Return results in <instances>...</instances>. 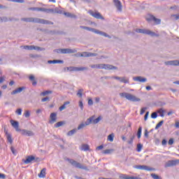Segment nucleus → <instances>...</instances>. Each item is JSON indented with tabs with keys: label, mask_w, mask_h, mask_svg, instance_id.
<instances>
[{
	"label": "nucleus",
	"mask_w": 179,
	"mask_h": 179,
	"mask_svg": "<svg viewBox=\"0 0 179 179\" xmlns=\"http://www.w3.org/2000/svg\"><path fill=\"white\" fill-rule=\"evenodd\" d=\"M22 22H26L27 23H39L40 24H54V22L38 18V17H23L21 18Z\"/></svg>",
	"instance_id": "1"
},
{
	"label": "nucleus",
	"mask_w": 179,
	"mask_h": 179,
	"mask_svg": "<svg viewBox=\"0 0 179 179\" xmlns=\"http://www.w3.org/2000/svg\"><path fill=\"white\" fill-rule=\"evenodd\" d=\"M90 66V68H92V69H106V71H113L114 69H118V67L115 66L106 64H92Z\"/></svg>",
	"instance_id": "2"
},
{
	"label": "nucleus",
	"mask_w": 179,
	"mask_h": 179,
	"mask_svg": "<svg viewBox=\"0 0 179 179\" xmlns=\"http://www.w3.org/2000/svg\"><path fill=\"white\" fill-rule=\"evenodd\" d=\"M66 160L67 162H69V163H70V164H71V166H73V167H76V169H80L81 170H85L87 171H89V169H87V166L83 165L80 162L75 161V159H73L67 158Z\"/></svg>",
	"instance_id": "3"
},
{
	"label": "nucleus",
	"mask_w": 179,
	"mask_h": 179,
	"mask_svg": "<svg viewBox=\"0 0 179 179\" xmlns=\"http://www.w3.org/2000/svg\"><path fill=\"white\" fill-rule=\"evenodd\" d=\"M119 94L120 97H124L127 100H129V101H141V99L128 92H121Z\"/></svg>",
	"instance_id": "4"
},
{
	"label": "nucleus",
	"mask_w": 179,
	"mask_h": 179,
	"mask_svg": "<svg viewBox=\"0 0 179 179\" xmlns=\"http://www.w3.org/2000/svg\"><path fill=\"white\" fill-rule=\"evenodd\" d=\"M136 33H140V34H147L148 36H150L151 37H159V34H156L154 31H152L149 29H136Z\"/></svg>",
	"instance_id": "5"
},
{
	"label": "nucleus",
	"mask_w": 179,
	"mask_h": 179,
	"mask_svg": "<svg viewBox=\"0 0 179 179\" xmlns=\"http://www.w3.org/2000/svg\"><path fill=\"white\" fill-rule=\"evenodd\" d=\"M54 52L57 54H75L76 52H78V50L71 48L56 49Z\"/></svg>",
	"instance_id": "6"
},
{
	"label": "nucleus",
	"mask_w": 179,
	"mask_h": 179,
	"mask_svg": "<svg viewBox=\"0 0 179 179\" xmlns=\"http://www.w3.org/2000/svg\"><path fill=\"white\" fill-rule=\"evenodd\" d=\"M134 169H136L137 170H145V171H153L155 169L149 167L146 165H135Z\"/></svg>",
	"instance_id": "7"
},
{
	"label": "nucleus",
	"mask_w": 179,
	"mask_h": 179,
	"mask_svg": "<svg viewBox=\"0 0 179 179\" xmlns=\"http://www.w3.org/2000/svg\"><path fill=\"white\" fill-rule=\"evenodd\" d=\"M146 20H147V22H155V23L156 24H160V23H162V20H160L159 18H156V17H155L152 15H149L146 17Z\"/></svg>",
	"instance_id": "8"
},
{
	"label": "nucleus",
	"mask_w": 179,
	"mask_h": 179,
	"mask_svg": "<svg viewBox=\"0 0 179 179\" xmlns=\"http://www.w3.org/2000/svg\"><path fill=\"white\" fill-rule=\"evenodd\" d=\"M88 13H90V15L93 17H95V19H101V20H104V17H103L99 12H94L92 10H90Z\"/></svg>",
	"instance_id": "9"
},
{
	"label": "nucleus",
	"mask_w": 179,
	"mask_h": 179,
	"mask_svg": "<svg viewBox=\"0 0 179 179\" xmlns=\"http://www.w3.org/2000/svg\"><path fill=\"white\" fill-rule=\"evenodd\" d=\"M46 13H58L59 15L64 14V11L59 8H55V9L52 8H46Z\"/></svg>",
	"instance_id": "10"
},
{
	"label": "nucleus",
	"mask_w": 179,
	"mask_h": 179,
	"mask_svg": "<svg viewBox=\"0 0 179 179\" xmlns=\"http://www.w3.org/2000/svg\"><path fill=\"white\" fill-rule=\"evenodd\" d=\"M179 164V159L169 160L165 164V167H173Z\"/></svg>",
	"instance_id": "11"
},
{
	"label": "nucleus",
	"mask_w": 179,
	"mask_h": 179,
	"mask_svg": "<svg viewBox=\"0 0 179 179\" xmlns=\"http://www.w3.org/2000/svg\"><path fill=\"white\" fill-rule=\"evenodd\" d=\"M22 162L25 164H30L31 162H37V159H36V157L33 155L28 156L26 159H23Z\"/></svg>",
	"instance_id": "12"
},
{
	"label": "nucleus",
	"mask_w": 179,
	"mask_h": 179,
	"mask_svg": "<svg viewBox=\"0 0 179 179\" xmlns=\"http://www.w3.org/2000/svg\"><path fill=\"white\" fill-rule=\"evenodd\" d=\"M166 66L171 65L173 66H179V60H171L164 62Z\"/></svg>",
	"instance_id": "13"
},
{
	"label": "nucleus",
	"mask_w": 179,
	"mask_h": 179,
	"mask_svg": "<svg viewBox=\"0 0 179 179\" xmlns=\"http://www.w3.org/2000/svg\"><path fill=\"white\" fill-rule=\"evenodd\" d=\"M133 80H134L135 82H140L141 83H145V82H148V79L142 76L134 77Z\"/></svg>",
	"instance_id": "14"
},
{
	"label": "nucleus",
	"mask_w": 179,
	"mask_h": 179,
	"mask_svg": "<svg viewBox=\"0 0 179 179\" xmlns=\"http://www.w3.org/2000/svg\"><path fill=\"white\" fill-rule=\"evenodd\" d=\"M115 6L117 8V10L119 12L122 11V4L121 3V1L120 0H113Z\"/></svg>",
	"instance_id": "15"
},
{
	"label": "nucleus",
	"mask_w": 179,
	"mask_h": 179,
	"mask_svg": "<svg viewBox=\"0 0 179 179\" xmlns=\"http://www.w3.org/2000/svg\"><path fill=\"white\" fill-rule=\"evenodd\" d=\"M81 57H83L84 58H87L89 57H97V53L84 52L81 53Z\"/></svg>",
	"instance_id": "16"
},
{
	"label": "nucleus",
	"mask_w": 179,
	"mask_h": 179,
	"mask_svg": "<svg viewBox=\"0 0 179 179\" xmlns=\"http://www.w3.org/2000/svg\"><path fill=\"white\" fill-rule=\"evenodd\" d=\"M28 10H36L37 12H45L46 13L47 8L40 7H31Z\"/></svg>",
	"instance_id": "17"
},
{
	"label": "nucleus",
	"mask_w": 179,
	"mask_h": 179,
	"mask_svg": "<svg viewBox=\"0 0 179 179\" xmlns=\"http://www.w3.org/2000/svg\"><path fill=\"white\" fill-rule=\"evenodd\" d=\"M50 117V120L49 121L50 124H54L55 122H57V113H52Z\"/></svg>",
	"instance_id": "18"
},
{
	"label": "nucleus",
	"mask_w": 179,
	"mask_h": 179,
	"mask_svg": "<svg viewBox=\"0 0 179 179\" xmlns=\"http://www.w3.org/2000/svg\"><path fill=\"white\" fill-rule=\"evenodd\" d=\"M10 122L12 127L15 128V131H20V129H19V122L11 120Z\"/></svg>",
	"instance_id": "19"
},
{
	"label": "nucleus",
	"mask_w": 179,
	"mask_h": 179,
	"mask_svg": "<svg viewBox=\"0 0 179 179\" xmlns=\"http://www.w3.org/2000/svg\"><path fill=\"white\" fill-rule=\"evenodd\" d=\"M4 132L6 134V136L7 138L8 142H9V143L12 144L13 143V140L12 139V135L10 134H9L8 132V130L5 129Z\"/></svg>",
	"instance_id": "20"
},
{
	"label": "nucleus",
	"mask_w": 179,
	"mask_h": 179,
	"mask_svg": "<svg viewBox=\"0 0 179 179\" xmlns=\"http://www.w3.org/2000/svg\"><path fill=\"white\" fill-rule=\"evenodd\" d=\"M24 89H26V87H20L19 88H17L11 92V94L13 95V94H17V93H22V92H23Z\"/></svg>",
	"instance_id": "21"
},
{
	"label": "nucleus",
	"mask_w": 179,
	"mask_h": 179,
	"mask_svg": "<svg viewBox=\"0 0 179 179\" xmlns=\"http://www.w3.org/2000/svg\"><path fill=\"white\" fill-rule=\"evenodd\" d=\"M94 33H95L96 34H100L101 36H103L104 37H108V38H111V36H110V35L107 34V33L101 31L97 29H95V31H94Z\"/></svg>",
	"instance_id": "22"
},
{
	"label": "nucleus",
	"mask_w": 179,
	"mask_h": 179,
	"mask_svg": "<svg viewBox=\"0 0 179 179\" xmlns=\"http://www.w3.org/2000/svg\"><path fill=\"white\" fill-rule=\"evenodd\" d=\"M64 15L66 16V17H71V19H76V17H78V16H76V15H75L72 13L64 12Z\"/></svg>",
	"instance_id": "23"
},
{
	"label": "nucleus",
	"mask_w": 179,
	"mask_h": 179,
	"mask_svg": "<svg viewBox=\"0 0 179 179\" xmlns=\"http://www.w3.org/2000/svg\"><path fill=\"white\" fill-rule=\"evenodd\" d=\"M45 171H46L45 168H43L41 171L40 173H38V175L39 178H45Z\"/></svg>",
	"instance_id": "24"
},
{
	"label": "nucleus",
	"mask_w": 179,
	"mask_h": 179,
	"mask_svg": "<svg viewBox=\"0 0 179 179\" xmlns=\"http://www.w3.org/2000/svg\"><path fill=\"white\" fill-rule=\"evenodd\" d=\"M80 29H83L84 30H87L88 31H92L93 33H94V31H96V29L94 28H90L88 27H85V26H80Z\"/></svg>",
	"instance_id": "25"
},
{
	"label": "nucleus",
	"mask_w": 179,
	"mask_h": 179,
	"mask_svg": "<svg viewBox=\"0 0 179 179\" xmlns=\"http://www.w3.org/2000/svg\"><path fill=\"white\" fill-rule=\"evenodd\" d=\"M93 120H94V116L90 117L88 118L86 122L84 123L85 124V127H87V125H90L92 122H93Z\"/></svg>",
	"instance_id": "26"
},
{
	"label": "nucleus",
	"mask_w": 179,
	"mask_h": 179,
	"mask_svg": "<svg viewBox=\"0 0 179 179\" xmlns=\"http://www.w3.org/2000/svg\"><path fill=\"white\" fill-rule=\"evenodd\" d=\"M48 64H64L62 60H48Z\"/></svg>",
	"instance_id": "27"
},
{
	"label": "nucleus",
	"mask_w": 179,
	"mask_h": 179,
	"mask_svg": "<svg viewBox=\"0 0 179 179\" xmlns=\"http://www.w3.org/2000/svg\"><path fill=\"white\" fill-rule=\"evenodd\" d=\"M121 83H129V78L127 77H121L120 81Z\"/></svg>",
	"instance_id": "28"
},
{
	"label": "nucleus",
	"mask_w": 179,
	"mask_h": 179,
	"mask_svg": "<svg viewBox=\"0 0 179 179\" xmlns=\"http://www.w3.org/2000/svg\"><path fill=\"white\" fill-rule=\"evenodd\" d=\"M69 71L70 72H76V66H69L64 68V71Z\"/></svg>",
	"instance_id": "29"
},
{
	"label": "nucleus",
	"mask_w": 179,
	"mask_h": 179,
	"mask_svg": "<svg viewBox=\"0 0 179 179\" xmlns=\"http://www.w3.org/2000/svg\"><path fill=\"white\" fill-rule=\"evenodd\" d=\"M29 79L32 82L33 86H36V85H37V81H36L34 76H30Z\"/></svg>",
	"instance_id": "30"
},
{
	"label": "nucleus",
	"mask_w": 179,
	"mask_h": 179,
	"mask_svg": "<svg viewBox=\"0 0 179 179\" xmlns=\"http://www.w3.org/2000/svg\"><path fill=\"white\" fill-rule=\"evenodd\" d=\"M65 121H60L55 124V128H59V127H62V125H65Z\"/></svg>",
	"instance_id": "31"
},
{
	"label": "nucleus",
	"mask_w": 179,
	"mask_h": 179,
	"mask_svg": "<svg viewBox=\"0 0 179 179\" xmlns=\"http://www.w3.org/2000/svg\"><path fill=\"white\" fill-rule=\"evenodd\" d=\"M69 103H70L69 101L64 102V104L59 107V111H62V110H65V108H66V106H68V104Z\"/></svg>",
	"instance_id": "32"
},
{
	"label": "nucleus",
	"mask_w": 179,
	"mask_h": 179,
	"mask_svg": "<svg viewBox=\"0 0 179 179\" xmlns=\"http://www.w3.org/2000/svg\"><path fill=\"white\" fill-rule=\"evenodd\" d=\"M10 21H12V18H8L6 17H0V22H9Z\"/></svg>",
	"instance_id": "33"
},
{
	"label": "nucleus",
	"mask_w": 179,
	"mask_h": 179,
	"mask_svg": "<svg viewBox=\"0 0 179 179\" xmlns=\"http://www.w3.org/2000/svg\"><path fill=\"white\" fill-rule=\"evenodd\" d=\"M141 136H142V127L140 126L137 131V138L141 139Z\"/></svg>",
	"instance_id": "34"
},
{
	"label": "nucleus",
	"mask_w": 179,
	"mask_h": 179,
	"mask_svg": "<svg viewBox=\"0 0 179 179\" xmlns=\"http://www.w3.org/2000/svg\"><path fill=\"white\" fill-rule=\"evenodd\" d=\"M75 134H76V129H73L69 131L67 133V136H72V135H74Z\"/></svg>",
	"instance_id": "35"
},
{
	"label": "nucleus",
	"mask_w": 179,
	"mask_h": 179,
	"mask_svg": "<svg viewBox=\"0 0 179 179\" xmlns=\"http://www.w3.org/2000/svg\"><path fill=\"white\" fill-rule=\"evenodd\" d=\"M89 68L87 67H76V72H79L80 71H88Z\"/></svg>",
	"instance_id": "36"
},
{
	"label": "nucleus",
	"mask_w": 179,
	"mask_h": 179,
	"mask_svg": "<svg viewBox=\"0 0 179 179\" xmlns=\"http://www.w3.org/2000/svg\"><path fill=\"white\" fill-rule=\"evenodd\" d=\"M24 50H34V48H36V46L34 45H25L24 46Z\"/></svg>",
	"instance_id": "37"
},
{
	"label": "nucleus",
	"mask_w": 179,
	"mask_h": 179,
	"mask_svg": "<svg viewBox=\"0 0 179 179\" xmlns=\"http://www.w3.org/2000/svg\"><path fill=\"white\" fill-rule=\"evenodd\" d=\"M52 94V91L46 90L45 92H41V96H47V94Z\"/></svg>",
	"instance_id": "38"
},
{
	"label": "nucleus",
	"mask_w": 179,
	"mask_h": 179,
	"mask_svg": "<svg viewBox=\"0 0 179 179\" xmlns=\"http://www.w3.org/2000/svg\"><path fill=\"white\" fill-rule=\"evenodd\" d=\"M81 150H84V152H87V150H89V145L87 144L83 145Z\"/></svg>",
	"instance_id": "39"
},
{
	"label": "nucleus",
	"mask_w": 179,
	"mask_h": 179,
	"mask_svg": "<svg viewBox=\"0 0 179 179\" xmlns=\"http://www.w3.org/2000/svg\"><path fill=\"white\" fill-rule=\"evenodd\" d=\"M111 152H114V150L113 149H107L103 151V155H110V153H111Z\"/></svg>",
	"instance_id": "40"
},
{
	"label": "nucleus",
	"mask_w": 179,
	"mask_h": 179,
	"mask_svg": "<svg viewBox=\"0 0 179 179\" xmlns=\"http://www.w3.org/2000/svg\"><path fill=\"white\" fill-rule=\"evenodd\" d=\"M163 124H164V121L162 120L160 121L155 127V129L157 130L158 129L160 128V127H162V125H163Z\"/></svg>",
	"instance_id": "41"
},
{
	"label": "nucleus",
	"mask_w": 179,
	"mask_h": 179,
	"mask_svg": "<svg viewBox=\"0 0 179 179\" xmlns=\"http://www.w3.org/2000/svg\"><path fill=\"white\" fill-rule=\"evenodd\" d=\"M101 120V117L99 116L96 119H93L92 122L93 124H99L100 121Z\"/></svg>",
	"instance_id": "42"
},
{
	"label": "nucleus",
	"mask_w": 179,
	"mask_h": 179,
	"mask_svg": "<svg viewBox=\"0 0 179 179\" xmlns=\"http://www.w3.org/2000/svg\"><path fill=\"white\" fill-rule=\"evenodd\" d=\"M77 96H78V97H82L83 96V89L78 90Z\"/></svg>",
	"instance_id": "43"
},
{
	"label": "nucleus",
	"mask_w": 179,
	"mask_h": 179,
	"mask_svg": "<svg viewBox=\"0 0 179 179\" xmlns=\"http://www.w3.org/2000/svg\"><path fill=\"white\" fill-rule=\"evenodd\" d=\"M108 141L110 142H113V141H114V134H111L108 136Z\"/></svg>",
	"instance_id": "44"
},
{
	"label": "nucleus",
	"mask_w": 179,
	"mask_h": 179,
	"mask_svg": "<svg viewBox=\"0 0 179 179\" xmlns=\"http://www.w3.org/2000/svg\"><path fill=\"white\" fill-rule=\"evenodd\" d=\"M24 115L25 118H29V117H30V110H25Z\"/></svg>",
	"instance_id": "45"
},
{
	"label": "nucleus",
	"mask_w": 179,
	"mask_h": 179,
	"mask_svg": "<svg viewBox=\"0 0 179 179\" xmlns=\"http://www.w3.org/2000/svg\"><path fill=\"white\" fill-rule=\"evenodd\" d=\"M85 127H86V125L85 124V123L83 122L78 125L77 129H78V130L83 129V128H85Z\"/></svg>",
	"instance_id": "46"
},
{
	"label": "nucleus",
	"mask_w": 179,
	"mask_h": 179,
	"mask_svg": "<svg viewBox=\"0 0 179 179\" xmlns=\"http://www.w3.org/2000/svg\"><path fill=\"white\" fill-rule=\"evenodd\" d=\"M142 148H143V145L142 144H137V152H141Z\"/></svg>",
	"instance_id": "47"
},
{
	"label": "nucleus",
	"mask_w": 179,
	"mask_h": 179,
	"mask_svg": "<svg viewBox=\"0 0 179 179\" xmlns=\"http://www.w3.org/2000/svg\"><path fill=\"white\" fill-rule=\"evenodd\" d=\"M27 136H34V133L31 131L27 130Z\"/></svg>",
	"instance_id": "48"
},
{
	"label": "nucleus",
	"mask_w": 179,
	"mask_h": 179,
	"mask_svg": "<svg viewBox=\"0 0 179 179\" xmlns=\"http://www.w3.org/2000/svg\"><path fill=\"white\" fill-rule=\"evenodd\" d=\"M151 177H152V178H154V179H162L159 178V176L158 175H156L155 173H152Z\"/></svg>",
	"instance_id": "49"
},
{
	"label": "nucleus",
	"mask_w": 179,
	"mask_h": 179,
	"mask_svg": "<svg viewBox=\"0 0 179 179\" xmlns=\"http://www.w3.org/2000/svg\"><path fill=\"white\" fill-rule=\"evenodd\" d=\"M20 131H21V134L22 135H24V136H27V130H26V129L20 130Z\"/></svg>",
	"instance_id": "50"
},
{
	"label": "nucleus",
	"mask_w": 179,
	"mask_h": 179,
	"mask_svg": "<svg viewBox=\"0 0 179 179\" xmlns=\"http://www.w3.org/2000/svg\"><path fill=\"white\" fill-rule=\"evenodd\" d=\"M119 178H121V179H127L128 176H127V175H125V174H120L119 176Z\"/></svg>",
	"instance_id": "51"
},
{
	"label": "nucleus",
	"mask_w": 179,
	"mask_h": 179,
	"mask_svg": "<svg viewBox=\"0 0 179 179\" xmlns=\"http://www.w3.org/2000/svg\"><path fill=\"white\" fill-rule=\"evenodd\" d=\"M151 118H153V119L157 118V113H156V112L152 113L151 114Z\"/></svg>",
	"instance_id": "52"
},
{
	"label": "nucleus",
	"mask_w": 179,
	"mask_h": 179,
	"mask_svg": "<svg viewBox=\"0 0 179 179\" xmlns=\"http://www.w3.org/2000/svg\"><path fill=\"white\" fill-rule=\"evenodd\" d=\"M16 114H17L18 115H22V108H18L17 109V110L15 111Z\"/></svg>",
	"instance_id": "53"
},
{
	"label": "nucleus",
	"mask_w": 179,
	"mask_h": 179,
	"mask_svg": "<svg viewBox=\"0 0 179 179\" xmlns=\"http://www.w3.org/2000/svg\"><path fill=\"white\" fill-rule=\"evenodd\" d=\"M42 103H45V101H50V98L46 96L41 99Z\"/></svg>",
	"instance_id": "54"
},
{
	"label": "nucleus",
	"mask_w": 179,
	"mask_h": 179,
	"mask_svg": "<svg viewBox=\"0 0 179 179\" xmlns=\"http://www.w3.org/2000/svg\"><path fill=\"white\" fill-rule=\"evenodd\" d=\"M148 108H142L140 112L141 115H143V113H145V111H146Z\"/></svg>",
	"instance_id": "55"
},
{
	"label": "nucleus",
	"mask_w": 179,
	"mask_h": 179,
	"mask_svg": "<svg viewBox=\"0 0 179 179\" xmlns=\"http://www.w3.org/2000/svg\"><path fill=\"white\" fill-rule=\"evenodd\" d=\"M79 107L80 110H83V102L82 101H79Z\"/></svg>",
	"instance_id": "56"
},
{
	"label": "nucleus",
	"mask_w": 179,
	"mask_h": 179,
	"mask_svg": "<svg viewBox=\"0 0 179 179\" xmlns=\"http://www.w3.org/2000/svg\"><path fill=\"white\" fill-rule=\"evenodd\" d=\"M144 136L145 138H149V131H148V129H145V133H144Z\"/></svg>",
	"instance_id": "57"
},
{
	"label": "nucleus",
	"mask_w": 179,
	"mask_h": 179,
	"mask_svg": "<svg viewBox=\"0 0 179 179\" xmlns=\"http://www.w3.org/2000/svg\"><path fill=\"white\" fill-rule=\"evenodd\" d=\"M168 143L170 145H173V143H174V139L173 138H170Z\"/></svg>",
	"instance_id": "58"
},
{
	"label": "nucleus",
	"mask_w": 179,
	"mask_h": 179,
	"mask_svg": "<svg viewBox=\"0 0 179 179\" xmlns=\"http://www.w3.org/2000/svg\"><path fill=\"white\" fill-rule=\"evenodd\" d=\"M148 117H149V111H147L145 116H144V121L148 120Z\"/></svg>",
	"instance_id": "59"
},
{
	"label": "nucleus",
	"mask_w": 179,
	"mask_h": 179,
	"mask_svg": "<svg viewBox=\"0 0 179 179\" xmlns=\"http://www.w3.org/2000/svg\"><path fill=\"white\" fill-rule=\"evenodd\" d=\"M134 138H135L134 136H132V137L130 138V140L128 141V143L129 145L132 144V143L134 142Z\"/></svg>",
	"instance_id": "60"
},
{
	"label": "nucleus",
	"mask_w": 179,
	"mask_h": 179,
	"mask_svg": "<svg viewBox=\"0 0 179 179\" xmlns=\"http://www.w3.org/2000/svg\"><path fill=\"white\" fill-rule=\"evenodd\" d=\"M88 105L89 106H93V99H90L88 100Z\"/></svg>",
	"instance_id": "61"
},
{
	"label": "nucleus",
	"mask_w": 179,
	"mask_h": 179,
	"mask_svg": "<svg viewBox=\"0 0 179 179\" xmlns=\"http://www.w3.org/2000/svg\"><path fill=\"white\" fill-rule=\"evenodd\" d=\"M157 113L159 114L164 113V110H163V108H159L157 110Z\"/></svg>",
	"instance_id": "62"
},
{
	"label": "nucleus",
	"mask_w": 179,
	"mask_h": 179,
	"mask_svg": "<svg viewBox=\"0 0 179 179\" xmlns=\"http://www.w3.org/2000/svg\"><path fill=\"white\" fill-rule=\"evenodd\" d=\"M162 143L163 146H166V145H167V141L166 139H163Z\"/></svg>",
	"instance_id": "63"
},
{
	"label": "nucleus",
	"mask_w": 179,
	"mask_h": 179,
	"mask_svg": "<svg viewBox=\"0 0 179 179\" xmlns=\"http://www.w3.org/2000/svg\"><path fill=\"white\" fill-rule=\"evenodd\" d=\"M95 103H100V97H95Z\"/></svg>",
	"instance_id": "64"
}]
</instances>
